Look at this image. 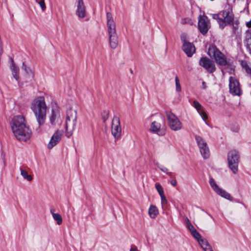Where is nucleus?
I'll list each match as a JSON object with an SVG mask.
<instances>
[{
  "mask_svg": "<svg viewBox=\"0 0 251 251\" xmlns=\"http://www.w3.org/2000/svg\"><path fill=\"white\" fill-rule=\"evenodd\" d=\"M245 44L247 49L251 54V30H248L246 33Z\"/></svg>",
  "mask_w": 251,
  "mask_h": 251,
  "instance_id": "21",
  "label": "nucleus"
},
{
  "mask_svg": "<svg viewBox=\"0 0 251 251\" xmlns=\"http://www.w3.org/2000/svg\"><path fill=\"white\" fill-rule=\"evenodd\" d=\"M208 54L219 65L225 66L227 64L226 57L215 45H210Z\"/></svg>",
  "mask_w": 251,
  "mask_h": 251,
  "instance_id": "5",
  "label": "nucleus"
},
{
  "mask_svg": "<svg viewBox=\"0 0 251 251\" xmlns=\"http://www.w3.org/2000/svg\"><path fill=\"white\" fill-rule=\"evenodd\" d=\"M156 165L163 172L166 173L167 175H168L169 176H171L172 175V173L169 172L168 169L167 168L164 167L162 165H159V163H156Z\"/></svg>",
  "mask_w": 251,
  "mask_h": 251,
  "instance_id": "30",
  "label": "nucleus"
},
{
  "mask_svg": "<svg viewBox=\"0 0 251 251\" xmlns=\"http://www.w3.org/2000/svg\"><path fill=\"white\" fill-rule=\"evenodd\" d=\"M199 64L209 73H213L216 71V68L214 61L207 57H201Z\"/></svg>",
  "mask_w": 251,
  "mask_h": 251,
  "instance_id": "10",
  "label": "nucleus"
},
{
  "mask_svg": "<svg viewBox=\"0 0 251 251\" xmlns=\"http://www.w3.org/2000/svg\"><path fill=\"white\" fill-rule=\"evenodd\" d=\"M180 23L181 24H189L190 25H192L193 24V22L191 19L189 18H184L181 19Z\"/></svg>",
  "mask_w": 251,
  "mask_h": 251,
  "instance_id": "35",
  "label": "nucleus"
},
{
  "mask_svg": "<svg viewBox=\"0 0 251 251\" xmlns=\"http://www.w3.org/2000/svg\"><path fill=\"white\" fill-rule=\"evenodd\" d=\"M50 213L52 214V217L53 219L56 222L57 224L58 225H60L62 223V219L61 216L58 213H56L54 212V210L51 209Z\"/></svg>",
  "mask_w": 251,
  "mask_h": 251,
  "instance_id": "24",
  "label": "nucleus"
},
{
  "mask_svg": "<svg viewBox=\"0 0 251 251\" xmlns=\"http://www.w3.org/2000/svg\"><path fill=\"white\" fill-rule=\"evenodd\" d=\"M241 65L243 68H244L246 73L251 77V68L249 67L248 63L246 61H242Z\"/></svg>",
  "mask_w": 251,
  "mask_h": 251,
  "instance_id": "28",
  "label": "nucleus"
},
{
  "mask_svg": "<svg viewBox=\"0 0 251 251\" xmlns=\"http://www.w3.org/2000/svg\"><path fill=\"white\" fill-rule=\"evenodd\" d=\"M182 50L188 57H191L195 52V47L193 43L185 42L182 45Z\"/></svg>",
  "mask_w": 251,
  "mask_h": 251,
  "instance_id": "16",
  "label": "nucleus"
},
{
  "mask_svg": "<svg viewBox=\"0 0 251 251\" xmlns=\"http://www.w3.org/2000/svg\"><path fill=\"white\" fill-rule=\"evenodd\" d=\"M206 87H207V86H206V83L204 81H203L202 82V88L203 89H206Z\"/></svg>",
  "mask_w": 251,
  "mask_h": 251,
  "instance_id": "42",
  "label": "nucleus"
},
{
  "mask_svg": "<svg viewBox=\"0 0 251 251\" xmlns=\"http://www.w3.org/2000/svg\"><path fill=\"white\" fill-rule=\"evenodd\" d=\"M229 92L234 96H240L242 94L238 80L234 77L230 76L229 78Z\"/></svg>",
  "mask_w": 251,
  "mask_h": 251,
  "instance_id": "11",
  "label": "nucleus"
},
{
  "mask_svg": "<svg viewBox=\"0 0 251 251\" xmlns=\"http://www.w3.org/2000/svg\"><path fill=\"white\" fill-rule=\"evenodd\" d=\"M106 20L108 34H117L116 24L111 13H106Z\"/></svg>",
  "mask_w": 251,
  "mask_h": 251,
  "instance_id": "14",
  "label": "nucleus"
},
{
  "mask_svg": "<svg viewBox=\"0 0 251 251\" xmlns=\"http://www.w3.org/2000/svg\"><path fill=\"white\" fill-rule=\"evenodd\" d=\"M190 232L192 236L199 242V241H201V236L200 234L197 231V230L195 228L190 231Z\"/></svg>",
  "mask_w": 251,
  "mask_h": 251,
  "instance_id": "29",
  "label": "nucleus"
},
{
  "mask_svg": "<svg viewBox=\"0 0 251 251\" xmlns=\"http://www.w3.org/2000/svg\"><path fill=\"white\" fill-rule=\"evenodd\" d=\"M160 124L154 121L151 123L150 130L151 132H157L160 130Z\"/></svg>",
  "mask_w": 251,
  "mask_h": 251,
  "instance_id": "26",
  "label": "nucleus"
},
{
  "mask_svg": "<svg viewBox=\"0 0 251 251\" xmlns=\"http://www.w3.org/2000/svg\"><path fill=\"white\" fill-rule=\"evenodd\" d=\"M212 17L217 20L220 28L222 29L226 26V24L230 25L234 21V15L232 10L230 9L222 11L218 14H213Z\"/></svg>",
  "mask_w": 251,
  "mask_h": 251,
  "instance_id": "3",
  "label": "nucleus"
},
{
  "mask_svg": "<svg viewBox=\"0 0 251 251\" xmlns=\"http://www.w3.org/2000/svg\"><path fill=\"white\" fill-rule=\"evenodd\" d=\"M198 113L204 121H205L207 119L208 116L207 114L205 113V112L202 110V109L200 111V112Z\"/></svg>",
  "mask_w": 251,
  "mask_h": 251,
  "instance_id": "37",
  "label": "nucleus"
},
{
  "mask_svg": "<svg viewBox=\"0 0 251 251\" xmlns=\"http://www.w3.org/2000/svg\"><path fill=\"white\" fill-rule=\"evenodd\" d=\"M192 105L197 109L198 112H200V111L202 110L201 104L197 100H194Z\"/></svg>",
  "mask_w": 251,
  "mask_h": 251,
  "instance_id": "31",
  "label": "nucleus"
},
{
  "mask_svg": "<svg viewBox=\"0 0 251 251\" xmlns=\"http://www.w3.org/2000/svg\"><path fill=\"white\" fill-rule=\"evenodd\" d=\"M247 26L249 27H251V20L247 23Z\"/></svg>",
  "mask_w": 251,
  "mask_h": 251,
  "instance_id": "43",
  "label": "nucleus"
},
{
  "mask_svg": "<svg viewBox=\"0 0 251 251\" xmlns=\"http://www.w3.org/2000/svg\"><path fill=\"white\" fill-rule=\"evenodd\" d=\"M20 172H21V175L25 178V179L27 180L28 181H30L32 180V176L28 175L27 172L22 169V168H20Z\"/></svg>",
  "mask_w": 251,
  "mask_h": 251,
  "instance_id": "27",
  "label": "nucleus"
},
{
  "mask_svg": "<svg viewBox=\"0 0 251 251\" xmlns=\"http://www.w3.org/2000/svg\"><path fill=\"white\" fill-rule=\"evenodd\" d=\"M22 69L24 70L25 73L29 75V76L33 78L34 73L32 70L29 67H28L26 64L23 62L22 64Z\"/></svg>",
  "mask_w": 251,
  "mask_h": 251,
  "instance_id": "25",
  "label": "nucleus"
},
{
  "mask_svg": "<svg viewBox=\"0 0 251 251\" xmlns=\"http://www.w3.org/2000/svg\"><path fill=\"white\" fill-rule=\"evenodd\" d=\"M121 131L120 119L117 116H114L112 122L111 133L115 139H118L121 137Z\"/></svg>",
  "mask_w": 251,
  "mask_h": 251,
  "instance_id": "12",
  "label": "nucleus"
},
{
  "mask_svg": "<svg viewBox=\"0 0 251 251\" xmlns=\"http://www.w3.org/2000/svg\"><path fill=\"white\" fill-rule=\"evenodd\" d=\"M228 165L232 172L235 174L238 171V165L240 161L239 152L235 150L230 151L227 156Z\"/></svg>",
  "mask_w": 251,
  "mask_h": 251,
  "instance_id": "6",
  "label": "nucleus"
},
{
  "mask_svg": "<svg viewBox=\"0 0 251 251\" xmlns=\"http://www.w3.org/2000/svg\"><path fill=\"white\" fill-rule=\"evenodd\" d=\"M11 126L15 137L18 140L26 141L30 138L32 131L23 116L14 117Z\"/></svg>",
  "mask_w": 251,
  "mask_h": 251,
  "instance_id": "1",
  "label": "nucleus"
},
{
  "mask_svg": "<svg viewBox=\"0 0 251 251\" xmlns=\"http://www.w3.org/2000/svg\"><path fill=\"white\" fill-rule=\"evenodd\" d=\"M36 1L40 6L42 11H44L46 8L45 0H40L39 1H37V0H36Z\"/></svg>",
  "mask_w": 251,
  "mask_h": 251,
  "instance_id": "36",
  "label": "nucleus"
},
{
  "mask_svg": "<svg viewBox=\"0 0 251 251\" xmlns=\"http://www.w3.org/2000/svg\"><path fill=\"white\" fill-rule=\"evenodd\" d=\"M199 244L204 251H213L211 246L205 239H201Z\"/></svg>",
  "mask_w": 251,
  "mask_h": 251,
  "instance_id": "22",
  "label": "nucleus"
},
{
  "mask_svg": "<svg viewBox=\"0 0 251 251\" xmlns=\"http://www.w3.org/2000/svg\"><path fill=\"white\" fill-rule=\"evenodd\" d=\"M76 120L77 115L76 109L70 108L67 111V116L65 122L66 136L68 137L72 135L75 129Z\"/></svg>",
  "mask_w": 251,
  "mask_h": 251,
  "instance_id": "4",
  "label": "nucleus"
},
{
  "mask_svg": "<svg viewBox=\"0 0 251 251\" xmlns=\"http://www.w3.org/2000/svg\"><path fill=\"white\" fill-rule=\"evenodd\" d=\"M75 14L79 18H84L86 15V10L83 0H77Z\"/></svg>",
  "mask_w": 251,
  "mask_h": 251,
  "instance_id": "15",
  "label": "nucleus"
},
{
  "mask_svg": "<svg viewBox=\"0 0 251 251\" xmlns=\"http://www.w3.org/2000/svg\"><path fill=\"white\" fill-rule=\"evenodd\" d=\"M166 116L170 128L174 131L179 130L182 128V124L177 117L171 112H166Z\"/></svg>",
  "mask_w": 251,
  "mask_h": 251,
  "instance_id": "8",
  "label": "nucleus"
},
{
  "mask_svg": "<svg viewBox=\"0 0 251 251\" xmlns=\"http://www.w3.org/2000/svg\"><path fill=\"white\" fill-rule=\"evenodd\" d=\"M109 43L112 49H115L118 45V37L117 34L108 35Z\"/></svg>",
  "mask_w": 251,
  "mask_h": 251,
  "instance_id": "19",
  "label": "nucleus"
},
{
  "mask_svg": "<svg viewBox=\"0 0 251 251\" xmlns=\"http://www.w3.org/2000/svg\"><path fill=\"white\" fill-rule=\"evenodd\" d=\"M10 70L12 72V74L16 80H19V68L16 65L13 59L11 58V65L10 66Z\"/></svg>",
  "mask_w": 251,
  "mask_h": 251,
  "instance_id": "20",
  "label": "nucleus"
},
{
  "mask_svg": "<svg viewBox=\"0 0 251 251\" xmlns=\"http://www.w3.org/2000/svg\"><path fill=\"white\" fill-rule=\"evenodd\" d=\"M161 199L162 202L163 203H166L167 202V200L165 198V196L164 195V193L163 194V195H160Z\"/></svg>",
  "mask_w": 251,
  "mask_h": 251,
  "instance_id": "40",
  "label": "nucleus"
},
{
  "mask_svg": "<svg viewBox=\"0 0 251 251\" xmlns=\"http://www.w3.org/2000/svg\"><path fill=\"white\" fill-rule=\"evenodd\" d=\"M175 83L176 86V91L177 92H180L181 90V88L179 82V79L177 76H176L175 77Z\"/></svg>",
  "mask_w": 251,
  "mask_h": 251,
  "instance_id": "32",
  "label": "nucleus"
},
{
  "mask_svg": "<svg viewBox=\"0 0 251 251\" xmlns=\"http://www.w3.org/2000/svg\"><path fill=\"white\" fill-rule=\"evenodd\" d=\"M60 109L57 106L52 108L51 115L50 117V122L52 125L55 123V121L60 118Z\"/></svg>",
  "mask_w": 251,
  "mask_h": 251,
  "instance_id": "18",
  "label": "nucleus"
},
{
  "mask_svg": "<svg viewBox=\"0 0 251 251\" xmlns=\"http://www.w3.org/2000/svg\"><path fill=\"white\" fill-rule=\"evenodd\" d=\"M62 133L60 131L55 132L52 136L49 144L48 147L49 149L54 147L61 140Z\"/></svg>",
  "mask_w": 251,
  "mask_h": 251,
  "instance_id": "17",
  "label": "nucleus"
},
{
  "mask_svg": "<svg viewBox=\"0 0 251 251\" xmlns=\"http://www.w3.org/2000/svg\"><path fill=\"white\" fill-rule=\"evenodd\" d=\"M195 138L201 155L205 159L208 158L210 152L206 142L200 136L196 135Z\"/></svg>",
  "mask_w": 251,
  "mask_h": 251,
  "instance_id": "7",
  "label": "nucleus"
},
{
  "mask_svg": "<svg viewBox=\"0 0 251 251\" xmlns=\"http://www.w3.org/2000/svg\"><path fill=\"white\" fill-rule=\"evenodd\" d=\"M230 25L232 26V29L233 32L234 33H235L237 30L238 29V24L237 22H234V21H233L232 24H230Z\"/></svg>",
  "mask_w": 251,
  "mask_h": 251,
  "instance_id": "38",
  "label": "nucleus"
},
{
  "mask_svg": "<svg viewBox=\"0 0 251 251\" xmlns=\"http://www.w3.org/2000/svg\"><path fill=\"white\" fill-rule=\"evenodd\" d=\"M171 184L173 186H175L176 185L177 183H176V181L175 180H173H173H172L171 181Z\"/></svg>",
  "mask_w": 251,
  "mask_h": 251,
  "instance_id": "41",
  "label": "nucleus"
},
{
  "mask_svg": "<svg viewBox=\"0 0 251 251\" xmlns=\"http://www.w3.org/2000/svg\"><path fill=\"white\" fill-rule=\"evenodd\" d=\"M30 108L34 113L39 126H43L46 121L48 107L44 97L35 98L31 103Z\"/></svg>",
  "mask_w": 251,
  "mask_h": 251,
  "instance_id": "2",
  "label": "nucleus"
},
{
  "mask_svg": "<svg viewBox=\"0 0 251 251\" xmlns=\"http://www.w3.org/2000/svg\"><path fill=\"white\" fill-rule=\"evenodd\" d=\"M155 188L159 195H163V194L164 193L163 188L160 184H159L158 183H155Z\"/></svg>",
  "mask_w": 251,
  "mask_h": 251,
  "instance_id": "33",
  "label": "nucleus"
},
{
  "mask_svg": "<svg viewBox=\"0 0 251 251\" xmlns=\"http://www.w3.org/2000/svg\"><path fill=\"white\" fill-rule=\"evenodd\" d=\"M159 211L155 205H151L149 209V214L151 218H155L158 214Z\"/></svg>",
  "mask_w": 251,
  "mask_h": 251,
  "instance_id": "23",
  "label": "nucleus"
},
{
  "mask_svg": "<svg viewBox=\"0 0 251 251\" xmlns=\"http://www.w3.org/2000/svg\"><path fill=\"white\" fill-rule=\"evenodd\" d=\"M210 27L209 21L206 16H200L198 22V28L203 34H206Z\"/></svg>",
  "mask_w": 251,
  "mask_h": 251,
  "instance_id": "13",
  "label": "nucleus"
},
{
  "mask_svg": "<svg viewBox=\"0 0 251 251\" xmlns=\"http://www.w3.org/2000/svg\"><path fill=\"white\" fill-rule=\"evenodd\" d=\"M185 221L186 222V226L189 229L190 231H191L192 230H193V229L195 228L194 226L192 225L189 220L187 218L185 219Z\"/></svg>",
  "mask_w": 251,
  "mask_h": 251,
  "instance_id": "34",
  "label": "nucleus"
},
{
  "mask_svg": "<svg viewBox=\"0 0 251 251\" xmlns=\"http://www.w3.org/2000/svg\"><path fill=\"white\" fill-rule=\"evenodd\" d=\"M180 38H181V41L183 42V44L185 43V42H188L187 41V35L186 34L182 33L181 35Z\"/></svg>",
  "mask_w": 251,
  "mask_h": 251,
  "instance_id": "39",
  "label": "nucleus"
},
{
  "mask_svg": "<svg viewBox=\"0 0 251 251\" xmlns=\"http://www.w3.org/2000/svg\"><path fill=\"white\" fill-rule=\"evenodd\" d=\"M209 184L213 190L218 195L226 199L232 200V197L227 192L223 190L217 184L214 179L212 177L209 179Z\"/></svg>",
  "mask_w": 251,
  "mask_h": 251,
  "instance_id": "9",
  "label": "nucleus"
}]
</instances>
